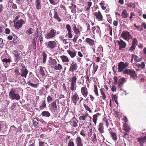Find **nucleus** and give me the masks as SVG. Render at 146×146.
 <instances>
[{"mask_svg":"<svg viewBox=\"0 0 146 146\" xmlns=\"http://www.w3.org/2000/svg\"><path fill=\"white\" fill-rule=\"evenodd\" d=\"M68 145L69 146H74V143L73 142L70 141L68 143Z\"/></svg>","mask_w":146,"mask_h":146,"instance_id":"774afa93","label":"nucleus"},{"mask_svg":"<svg viewBox=\"0 0 146 146\" xmlns=\"http://www.w3.org/2000/svg\"><path fill=\"white\" fill-rule=\"evenodd\" d=\"M98 9V6L97 5L95 6L92 8V11L93 12L94 16L98 21H102L103 17L100 12L98 10H95V9Z\"/></svg>","mask_w":146,"mask_h":146,"instance_id":"f03ea898","label":"nucleus"},{"mask_svg":"<svg viewBox=\"0 0 146 146\" xmlns=\"http://www.w3.org/2000/svg\"><path fill=\"white\" fill-rule=\"evenodd\" d=\"M132 41L131 44L132 45L136 46L138 43V41L136 38H133L132 37Z\"/></svg>","mask_w":146,"mask_h":146,"instance_id":"c85d7f7f","label":"nucleus"},{"mask_svg":"<svg viewBox=\"0 0 146 146\" xmlns=\"http://www.w3.org/2000/svg\"><path fill=\"white\" fill-rule=\"evenodd\" d=\"M41 115L43 116L46 117H49L50 115V113L47 111H44L42 112Z\"/></svg>","mask_w":146,"mask_h":146,"instance_id":"cd10ccee","label":"nucleus"},{"mask_svg":"<svg viewBox=\"0 0 146 146\" xmlns=\"http://www.w3.org/2000/svg\"><path fill=\"white\" fill-rule=\"evenodd\" d=\"M2 61L5 68H7L10 65L11 59L9 58H5L2 59Z\"/></svg>","mask_w":146,"mask_h":146,"instance_id":"2eb2a0df","label":"nucleus"},{"mask_svg":"<svg viewBox=\"0 0 146 146\" xmlns=\"http://www.w3.org/2000/svg\"><path fill=\"white\" fill-rule=\"evenodd\" d=\"M62 66L59 64L57 65H56L54 68L56 70H59L62 69Z\"/></svg>","mask_w":146,"mask_h":146,"instance_id":"c9c22d12","label":"nucleus"},{"mask_svg":"<svg viewBox=\"0 0 146 146\" xmlns=\"http://www.w3.org/2000/svg\"><path fill=\"white\" fill-rule=\"evenodd\" d=\"M87 117L88 115H86L81 116L80 117V120L82 119L83 120H85L86 118Z\"/></svg>","mask_w":146,"mask_h":146,"instance_id":"864d4df0","label":"nucleus"},{"mask_svg":"<svg viewBox=\"0 0 146 146\" xmlns=\"http://www.w3.org/2000/svg\"><path fill=\"white\" fill-rule=\"evenodd\" d=\"M39 31H38V30L37 29L36 31V32L35 33V35L36 36V37H38L39 36Z\"/></svg>","mask_w":146,"mask_h":146,"instance_id":"bf43d9fd","label":"nucleus"},{"mask_svg":"<svg viewBox=\"0 0 146 146\" xmlns=\"http://www.w3.org/2000/svg\"><path fill=\"white\" fill-rule=\"evenodd\" d=\"M93 43H94V40H92V48L93 49V50L94 51V52L95 51V48H97V46H95V44H94H94H93Z\"/></svg>","mask_w":146,"mask_h":146,"instance_id":"603ef678","label":"nucleus"},{"mask_svg":"<svg viewBox=\"0 0 146 146\" xmlns=\"http://www.w3.org/2000/svg\"><path fill=\"white\" fill-rule=\"evenodd\" d=\"M121 15L123 18L125 19L126 18L128 17V14L125 9H124L122 11Z\"/></svg>","mask_w":146,"mask_h":146,"instance_id":"393cba45","label":"nucleus"},{"mask_svg":"<svg viewBox=\"0 0 146 146\" xmlns=\"http://www.w3.org/2000/svg\"><path fill=\"white\" fill-rule=\"evenodd\" d=\"M100 93L101 95L102 96V98L104 100H105L106 99V96L105 93L103 92L102 90V89H100Z\"/></svg>","mask_w":146,"mask_h":146,"instance_id":"37998d69","label":"nucleus"},{"mask_svg":"<svg viewBox=\"0 0 146 146\" xmlns=\"http://www.w3.org/2000/svg\"><path fill=\"white\" fill-rule=\"evenodd\" d=\"M47 47L50 49H53L55 47L57 44L56 42L54 41H50L47 43Z\"/></svg>","mask_w":146,"mask_h":146,"instance_id":"1a4fd4ad","label":"nucleus"},{"mask_svg":"<svg viewBox=\"0 0 146 146\" xmlns=\"http://www.w3.org/2000/svg\"><path fill=\"white\" fill-rule=\"evenodd\" d=\"M113 80H114V83L115 85H116L117 83V81L118 80L117 77L116 76H115L113 78Z\"/></svg>","mask_w":146,"mask_h":146,"instance_id":"6e6d98bb","label":"nucleus"},{"mask_svg":"<svg viewBox=\"0 0 146 146\" xmlns=\"http://www.w3.org/2000/svg\"><path fill=\"white\" fill-rule=\"evenodd\" d=\"M9 98L11 100H18L20 99V97L19 94L16 93V91L14 89H11L9 93Z\"/></svg>","mask_w":146,"mask_h":146,"instance_id":"7ed1b4c3","label":"nucleus"},{"mask_svg":"<svg viewBox=\"0 0 146 146\" xmlns=\"http://www.w3.org/2000/svg\"><path fill=\"white\" fill-rule=\"evenodd\" d=\"M93 135H94V137L93 138V139L92 140V141H93V142H95L97 141L96 136V135L95 133H94L93 134Z\"/></svg>","mask_w":146,"mask_h":146,"instance_id":"680f3d73","label":"nucleus"},{"mask_svg":"<svg viewBox=\"0 0 146 146\" xmlns=\"http://www.w3.org/2000/svg\"><path fill=\"white\" fill-rule=\"evenodd\" d=\"M98 130L101 134L104 132V124L103 122H100L99 123L97 126Z\"/></svg>","mask_w":146,"mask_h":146,"instance_id":"9d476101","label":"nucleus"},{"mask_svg":"<svg viewBox=\"0 0 146 146\" xmlns=\"http://www.w3.org/2000/svg\"><path fill=\"white\" fill-rule=\"evenodd\" d=\"M14 26L15 28L16 29H18L22 27L23 25L25 24V22L23 19H21L16 22L14 21Z\"/></svg>","mask_w":146,"mask_h":146,"instance_id":"39448f33","label":"nucleus"},{"mask_svg":"<svg viewBox=\"0 0 146 146\" xmlns=\"http://www.w3.org/2000/svg\"><path fill=\"white\" fill-rule=\"evenodd\" d=\"M47 100L48 102H49L52 100V98L50 96H49L47 98Z\"/></svg>","mask_w":146,"mask_h":146,"instance_id":"052dcab7","label":"nucleus"},{"mask_svg":"<svg viewBox=\"0 0 146 146\" xmlns=\"http://www.w3.org/2000/svg\"><path fill=\"white\" fill-rule=\"evenodd\" d=\"M66 28L68 32H71V29L70 25H66Z\"/></svg>","mask_w":146,"mask_h":146,"instance_id":"3c124183","label":"nucleus"},{"mask_svg":"<svg viewBox=\"0 0 146 146\" xmlns=\"http://www.w3.org/2000/svg\"><path fill=\"white\" fill-rule=\"evenodd\" d=\"M42 54L43 56V62L44 63H45L46 60L47 55L45 52H43Z\"/></svg>","mask_w":146,"mask_h":146,"instance_id":"ea45409f","label":"nucleus"},{"mask_svg":"<svg viewBox=\"0 0 146 146\" xmlns=\"http://www.w3.org/2000/svg\"><path fill=\"white\" fill-rule=\"evenodd\" d=\"M32 30V29L31 28H30V29H29L27 30V33H29L30 34L33 33V32L31 31Z\"/></svg>","mask_w":146,"mask_h":146,"instance_id":"338daca9","label":"nucleus"},{"mask_svg":"<svg viewBox=\"0 0 146 146\" xmlns=\"http://www.w3.org/2000/svg\"><path fill=\"white\" fill-rule=\"evenodd\" d=\"M36 8L38 10L41 8V1L40 0H36L35 1Z\"/></svg>","mask_w":146,"mask_h":146,"instance_id":"412c9836","label":"nucleus"},{"mask_svg":"<svg viewBox=\"0 0 146 146\" xmlns=\"http://www.w3.org/2000/svg\"><path fill=\"white\" fill-rule=\"evenodd\" d=\"M72 125L74 127H76L77 125V123L75 121H73L72 122Z\"/></svg>","mask_w":146,"mask_h":146,"instance_id":"0e129e2a","label":"nucleus"},{"mask_svg":"<svg viewBox=\"0 0 146 146\" xmlns=\"http://www.w3.org/2000/svg\"><path fill=\"white\" fill-rule=\"evenodd\" d=\"M84 107L88 111H89L90 112H91V110H90V108H89L85 104H84Z\"/></svg>","mask_w":146,"mask_h":146,"instance_id":"4d7b16f0","label":"nucleus"},{"mask_svg":"<svg viewBox=\"0 0 146 146\" xmlns=\"http://www.w3.org/2000/svg\"><path fill=\"white\" fill-rule=\"evenodd\" d=\"M39 72L40 74H41L42 76H45L44 72L42 68V67H40V68Z\"/></svg>","mask_w":146,"mask_h":146,"instance_id":"79ce46f5","label":"nucleus"},{"mask_svg":"<svg viewBox=\"0 0 146 146\" xmlns=\"http://www.w3.org/2000/svg\"><path fill=\"white\" fill-rule=\"evenodd\" d=\"M126 80L124 78L122 77L120 78L118 81V87L121 90L122 87L123 86L124 83L126 81Z\"/></svg>","mask_w":146,"mask_h":146,"instance_id":"9b49d317","label":"nucleus"},{"mask_svg":"<svg viewBox=\"0 0 146 146\" xmlns=\"http://www.w3.org/2000/svg\"><path fill=\"white\" fill-rule=\"evenodd\" d=\"M110 135V137L113 140L116 141L117 140V136L115 133L113 132V133H111Z\"/></svg>","mask_w":146,"mask_h":146,"instance_id":"a878e982","label":"nucleus"},{"mask_svg":"<svg viewBox=\"0 0 146 146\" xmlns=\"http://www.w3.org/2000/svg\"><path fill=\"white\" fill-rule=\"evenodd\" d=\"M98 67V65H97L95 64V63H94L93 64V72L94 74L96 72L97 69Z\"/></svg>","mask_w":146,"mask_h":146,"instance_id":"e433bc0d","label":"nucleus"},{"mask_svg":"<svg viewBox=\"0 0 146 146\" xmlns=\"http://www.w3.org/2000/svg\"><path fill=\"white\" fill-rule=\"evenodd\" d=\"M54 17L55 19H56L59 22L61 21V19H60L59 16L57 15V13L56 11H55Z\"/></svg>","mask_w":146,"mask_h":146,"instance_id":"f704fd0d","label":"nucleus"},{"mask_svg":"<svg viewBox=\"0 0 146 146\" xmlns=\"http://www.w3.org/2000/svg\"><path fill=\"white\" fill-rule=\"evenodd\" d=\"M130 16L129 17V18L130 20H131L132 19V18L133 17V16H135V14L134 12H131L130 14Z\"/></svg>","mask_w":146,"mask_h":146,"instance_id":"e2e57ef3","label":"nucleus"},{"mask_svg":"<svg viewBox=\"0 0 146 146\" xmlns=\"http://www.w3.org/2000/svg\"><path fill=\"white\" fill-rule=\"evenodd\" d=\"M56 31L53 29H52L50 32L46 35V38L48 39H50L54 37L56 34Z\"/></svg>","mask_w":146,"mask_h":146,"instance_id":"6e6552de","label":"nucleus"},{"mask_svg":"<svg viewBox=\"0 0 146 146\" xmlns=\"http://www.w3.org/2000/svg\"><path fill=\"white\" fill-rule=\"evenodd\" d=\"M92 30L94 34H96L99 32L100 28L98 27H92Z\"/></svg>","mask_w":146,"mask_h":146,"instance_id":"b1692460","label":"nucleus"},{"mask_svg":"<svg viewBox=\"0 0 146 146\" xmlns=\"http://www.w3.org/2000/svg\"><path fill=\"white\" fill-rule=\"evenodd\" d=\"M104 122V123H105L106 127L107 128H108L109 125V122L108 119L105 117H104L103 118V122Z\"/></svg>","mask_w":146,"mask_h":146,"instance_id":"2f4dec72","label":"nucleus"},{"mask_svg":"<svg viewBox=\"0 0 146 146\" xmlns=\"http://www.w3.org/2000/svg\"><path fill=\"white\" fill-rule=\"evenodd\" d=\"M90 127L91 126L89 125L88 127V128L89 129V130L88 129V135L89 137H90L91 136V130L90 128Z\"/></svg>","mask_w":146,"mask_h":146,"instance_id":"a18cd8bd","label":"nucleus"},{"mask_svg":"<svg viewBox=\"0 0 146 146\" xmlns=\"http://www.w3.org/2000/svg\"><path fill=\"white\" fill-rule=\"evenodd\" d=\"M86 79V81H87V80H88V77H87V78H85L84 77H82L81 78V80H82V82H80V84L81 85L83 86V84L84 83V80L85 79Z\"/></svg>","mask_w":146,"mask_h":146,"instance_id":"09e8293b","label":"nucleus"},{"mask_svg":"<svg viewBox=\"0 0 146 146\" xmlns=\"http://www.w3.org/2000/svg\"><path fill=\"white\" fill-rule=\"evenodd\" d=\"M28 84L34 87H36L37 86V84H33L30 81H29V82H28Z\"/></svg>","mask_w":146,"mask_h":146,"instance_id":"49530a36","label":"nucleus"},{"mask_svg":"<svg viewBox=\"0 0 146 146\" xmlns=\"http://www.w3.org/2000/svg\"><path fill=\"white\" fill-rule=\"evenodd\" d=\"M133 26L137 28V30L142 31L143 30V28L141 26H137L136 24L133 25Z\"/></svg>","mask_w":146,"mask_h":146,"instance_id":"4c0bfd02","label":"nucleus"},{"mask_svg":"<svg viewBox=\"0 0 146 146\" xmlns=\"http://www.w3.org/2000/svg\"><path fill=\"white\" fill-rule=\"evenodd\" d=\"M146 141V136L143 137H139L137 138V141L139 142V145L141 146H143V143Z\"/></svg>","mask_w":146,"mask_h":146,"instance_id":"dca6fc26","label":"nucleus"},{"mask_svg":"<svg viewBox=\"0 0 146 146\" xmlns=\"http://www.w3.org/2000/svg\"><path fill=\"white\" fill-rule=\"evenodd\" d=\"M15 56L16 59L17 60H18L19 59L20 56L18 53L17 54H15Z\"/></svg>","mask_w":146,"mask_h":146,"instance_id":"69168bd1","label":"nucleus"},{"mask_svg":"<svg viewBox=\"0 0 146 146\" xmlns=\"http://www.w3.org/2000/svg\"><path fill=\"white\" fill-rule=\"evenodd\" d=\"M76 79L77 78L76 77L74 76L70 80L71 87L70 88V89L72 91H73L75 90Z\"/></svg>","mask_w":146,"mask_h":146,"instance_id":"423d86ee","label":"nucleus"},{"mask_svg":"<svg viewBox=\"0 0 146 146\" xmlns=\"http://www.w3.org/2000/svg\"><path fill=\"white\" fill-rule=\"evenodd\" d=\"M50 3L53 5H55L56 4L55 0H49Z\"/></svg>","mask_w":146,"mask_h":146,"instance_id":"13d9d810","label":"nucleus"},{"mask_svg":"<svg viewBox=\"0 0 146 146\" xmlns=\"http://www.w3.org/2000/svg\"><path fill=\"white\" fill-rule=\"evenodd\" d=\"M112 100L113 101H114L115 103L118 104V102H117V96L116 95H114L112 98Z\"/></svg>","mask_w":146,"mask_h":146,"instance_id":"58836bf2","label":"nucleus"},{"mask_svg":"<svg viewBox=\"0 0 146 146\" xmlns=\"http://www.w3.org/2000/svg\"><path fill=\"white\" fill-rule=\"evenodd\" d=\"M62 62H68L69 61V60L68 57L65 55H62L60 56Z\"/></svg>","mask_w":146,"mask_h":146,"instance_id":"4be33fe9","label":"nucleus"},{"mask_svg":"<svg viewBox=\"0 0 146 146\" xmlns=\"http://www.w3.org/2000/svg\"><path fill=\"white\" fill-rule=\"evenodd\" d=\"M3 40L2 38H0V48H3Z\"/></svg>","mask_w":146,"mask_h":146,"instance_id":"5fc2aeb1","label":"nucleus"},{"mask_svg":"<svg viewBox=\"0 0 146 146\" xmlns=\"http://www.w3.org/2000/svg\"><path fill=\"white\" fill-rule=\"evenodd\" d=\"M117 43L119 46V50H121L125 48L126 46V43L122 40H117Z\"/></svg>","mask_w":146,"mask_h":146,"instance_id":"0eeeda50","label":"nucleus"},{"mask_svg":"<svg viewBox=\"0 0 146 146\" xmlns=\"http://www.w3.org/2000/svg\"><path fill=\"white\" fill-rule=\"evenodd\" d=\"M125 68V67L124 66V62H120L118 64V72H122Z\"/></svg>","mask_w":146,"mask_h":146,"instance_id":"ddd939ff","label":"nucleus"},{"mask_svg":"<svg viewBox=\"0 0 146 146\" xmlns=\"http://www.w3.org/2000/svg\"><path fill=\"white\" fill-rule=\"evenodd\" d=\"M49 64L52 68H54L57 64L56 60L55 59L51 58L49 62Z\"/></svg>","mask_w":146,"mask_h":146,"instance_id":"a211bd4d","label":"nucleus"},{"mask_svg":"<svg viewBox=\"0 0 146 146\" xmlns=\"http://www.w3.org/2000/svg\"><path fill=\"white\" fill-rule=\"evenodd\" d=\"M100 115V114L99 113H97L96 114L94 115L93 116V121L95 125H96L97 121L98 119L97 117L98 116Z\"/></svg>","mask_w":146,"mask_h":146,"instance_id":"5701e85b","label":"nucleus"},{"mask_svg":"<svg viewBox=\"0 0 146 146\" xmlns=\"http://www.w3.org/2000/svg\"><path fill=\"white\" fill-rule=\"evenodd\" d=\"M77 65L76 63L72 64H71V66L69 68V71L74 72V70H76L77 68Z\"/></svg>","mask_w":146,"mask_h":146,"instance_id":"aec40b11","label":"nucleus"},{"mask_svg":"<svg viewBox=\"0 0 146 146\" xmlns=\"http://www.w3.org/2000/svg\"><path fill=\"white\" fill-rule=\"evenodd\" d=\"M94 92L95 93V94L96 95L98 96L99 95L98 92V89L97 88V86L96 85H95L94 86Z\"/></svg>","mask_w":146,"mask_h":146,"instance_id":"c03bdc74","label":"nucleus"},{"mask_svg":"<svg viewBox=\"0 0 146 146\" xmlns=\"http://www.w3.org/2000/svg\"><path fill=\"white\" fill-rule=\"evenodd\" d=\"M17 72L16 73V76L17 78L19 79L21 78V77H24L25 78H27V75L28 74V72L27 69L25 66H23L22 68L20 69V71L17 70Z\"/></svg>","mask_w":146,"mask_h":146,"instance_id":"f257e3e1","label":"nucleus"},{"mask_svg":"<svg viewBox=\"0 0 146 146\" xmlns=\"http://www.w3.org/2000/svg\"><path fill=\"white\" fill-rule=\"evenodd\" d=\"M81 92L84 97H86L88 94L87 89L85 85L84 87H82L81 89Z\"/></svg>","mask_w":146,"mask_h":146,"instance_id":"6ab92c4d","label":"nucleus"},{"mask_svg":"<svg viewBox=\"0 0 146 146\" xmlns=\"http://www.w3.org/2000/svg\"><path fill=\"white\" fill-rule=\"evenodd\" d=\"M72 99L73 102L74 103L75 105H76L77 102H78L79 100V97L76 93H75L74 94H73Z\"/></svg>","mask_w":146,"mask_h":146,"instance_id":"4468645a","label":"nucleus"},{"mask_svg":"<svg viewBox=\"0 0 146 146\" xmlns=\"http://www.w3.org/2000/svg\"><path fill=\"white\" fill-rule=\"evenodd\" d=\"M130 76V78L133 80L136 79L137 77V74H136L135 71Z\"/></svg>","mask_w":146,"mask_h":146,"instance_id":"473e14b6","label":"nucleus"},{"mask_svg":"<svg viewBox=\"0 0 146 146\" xmlns=\"http://www.w3.org/2000/svg\"><path fill=\"white\" fill-rule=\"evenodd\" d=\"M136 46H135L134 45H131V46L130 48L129 49V50L130 51H133L134 50H135V48H136Z\"/></svg>","mask_w":146,"mask_h":146,"instance_id":"8fccbe9b","label":"nucleus"},{"mask_svg":"<svg viewBox=\"0 0 146 146\" xmlns=\"http://www.w3.org/2000/svg\"><path fill=\"white\" fill-rule=\"evenodd\" d=\"M135 71L132 68L130 69H125L123 71V74H127V75H131Z\"/></svg>","mask_w":146,"mask_h":146,"instance_id":"f3484780","label":"nucleus"},{"mask_svg":"<svg viewBox=\"0 0 146 146\" xmlns=\"http://www.w3.org/2000/svg\"><path fill=\"white\" fill-rule=\"evenodd\" d=\"M124 128L123 129L125 131L127 132H129L130 131V128H129L128 126L126 124L123 125Z\"/></svg>","mask_w":146,"mask_h":146,"instance_id":"72a5a7b5","label":"nucleus"},{"mask_svg":"<svg viewBox=\"0 0 146 146\" xmlns=\"http://www.w3.org/2000/svg\"><path fill=\"white\" fill-rule=\"evenodd\" d=\"M67 51L72 58H73L76 56V53L75 52L70 50H67Z\"/></svg>","mask_w":146,"mask_h":146,"instance_id":"c756f323","label":"nucleus"},{"mask_svg":"<svg viewBox=\"0 0 146 146\" xmlns=\"http://www.w3.org/2000/svg\"><path fill=\"white\" fill-rule=\"evenodd\" d=\"M81 138L79 137H78L76 139V143L77 146H83Z\"/></svg>","mask_w":146,"mask_h":146,"instance_id":"bb28decb","label":"nucleus"},{"mask_svg":"<svg viewBox=\"0 0 146 146\" xmlns=\"http://www.w3.org/2000/svg\"><path fill=\"white\" fill-rule=\"evenodd\" d=\"M37 121L38 120L36 118H34L33 120V124L35 126H36L38 124Z\"/></svg>","mask_w":146,"mask_h":146,"instance_id":"de8ad7c7","label":"nucleus"},{"mask_svg":"<svg viewBox=\"0 0 146 146\" xmlns=\"http://www.w3.org/2000/svg\"><path fill=\"white\" fill-rule=\"evenodd\" d=\"M50 106V109L51 111H53L54 112H55L57 111V107L56 104V101H54L52 102Z\"/></svg>","mask_w":146,"mask_h":146,"instance_id":"f8f14e48","label":"nucleus"},{"mask_svg":"<svg viewBox=\"0 0 146 146\" xmlns=\"http://www.w3.org/2000/svg\"><path fill=\"white\" fill-rule=\"evenodd\" d=\"M72 29L76 34H78L79 33H80L79 29L76 28L75 25H73Z\"/></svg>","mask_w":146,"mask_h":146,"instance_id":"7c9ffc66","label":"nucleus"},{"mask_svg":"<svg viewBox=\"0 0 146 146\" xmlns=\"http://www.w3.org/2000/svg\"><path fill=\"white\" fill-rule=\"evenodd\" d=\"M121 36L124 39L127 41L130 38H132V36L127 31H123L121 34Z\"/></svg>","mask_w":146,"mask_h":146,"instance_id":"20e7f679","label":"nucleus"},{"mask_svg":"<svg viewBox=\"0 0 146 146\" xmlns=\"http://www.w3.org/2000/svg\"><path fill=\"white\" fill-rule=\"evenodd\" d=\"M127 6L130 8H134L135 7V4L134 3L131 2L127 4Z\"/></svg>","mask_w":146,"mask_h":146,"instance_id":"a19ab883","label":"nucleus"}]
</instances>
